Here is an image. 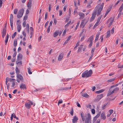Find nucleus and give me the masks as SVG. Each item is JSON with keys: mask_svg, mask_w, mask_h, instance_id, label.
Returning <instances> with one entry per match:
<instances>
[{"mask_svg": "<svg viewBox=\"0 0 123 123\" xmlns=\"http://www.w3.org/2000/svg\"><path fill=\"white\" fill-rule=\"evenodd\" d=\"M63 102L62 100V99H60V100H59L58 101V105H59V104H61Z\"/></svg>", "mask_w": 123, "mask_h": 123, "instance_id": "nucleus-45", "label": "nucleus"}, {"mask_svg": "<svg viewBox=\"0 0 123 123\" xmlns=\"http://www.w3.org/2000/svg\"><path fill=\"white\" fill-rule=\"evenodd\" d=\"M101 113V111L99 112L95 116L97 118H98L100 116Z\"/></svg>", "mask_w": 123, "mask_h": 123, "instance_id": "nucleus-43", "label": "nucleus"}, {"mask_svg": "<svg viewBox=\"0 0 123 123\" xmlns=\"http://www.w3.org/2000/svg\"><path fill=\"white\" fill-rule=\"evenodd\" d=\"M85 118L86 119L85 120L87 119H91V116L90 113H88L87 114H85Z\"/></svg>", "mask_w": 123, "mask_h": 123, "instance_id": "nucleus-4", "label": "nucleus"}, {"mask_svg": "<svg viewBox=\"0 0 123 123\" xmlns=\"http://www.w3.org/2000/svg\"><path fill=\"white\" fill-rule=\"evenodd\" d=\"M77 12V9H75L74 10V14Z\"/></svg>", "mask_w": 123, "mask_h": 123, "instance_id": "nucleus-64", "label": "nucleus"}, {"mask_svg": "<svg viewBox=\"0 0 123 123\" xmlns=\"http://www.w3.org/2000/svg\"><path fill=\"white\" fill-rule=\"evenodd\" d=\"M114 80V79H111L108 80L107 81L108 82H111L113 81Z\"/></svg>", "mask_w": 123, "mask_h": 123, "instance_id": "nucleus-47", "label": "nucleus"}, {"mask_svg": "<svg viewBox=\"0 0 123 123\" xmlns=\"http://www.w3.org/2000/svg\"><path fill=\"white\" fill-rule=\"evenodd\" d=\"M110 36V30L107 31V33L106 38H107L109 37Z\"/></svg>", "mask_w": 123, "mask_h": 123, "instance_id": "nucleus-22", "label": "nucleus"}, {"mask_svg": "<svg viewBox=\"0 0 123 123\" xmlns=\"http://www.w3.org/2000/svg\"><path fill=\"white\" fill-rule=\"evenodd\" d=\"M111 8V7H110L109 8H108L106 11V12L105 13V14H107L108 13H109V12L110 11Z\"/></svg>", "mask_w": 123, "mask_h": 123, "instance_id": "nucleus-30", "label": "nucleus"}, {"mask_svg": "<svg viewBox=\"0 0 123 123\" xmlns=\"http://www.w3.org/2000/svg\"><path fill=\"white\" fill-rule=\"evenodd\" d=\"M102 17V15H100V16L98 18L97 22H99L100 21V20L101 17Z\"/></svg>", "mask_w": 123, "mask_h": 123, "instance_id": "nucleus-39", "label": "nucleus"}, {"mask_svg": "<svg viewBox=\"0 0 123 123\" xmlns=\"http://www.w3.org/2000/svg\"><path fill=\"white\" fill-rule=\"evenodd\" d=\"M23 34L24 36V37H26V34L25 32L23 31Z\"/></svg>", "mask_w": 123, "mask_h": 123, "instance_id": "nucleus-60", "label": "nucleus"}, {"mask_svg": "<svg viewBox=\"0 0 123 123\" xmlns=\"http://www.w3.org/2000/svg\"><path fill=\"white\" fill-rule=\"evenodd\" d=\"M23 15V14H19V13H18L17 15V18H21L22 17Z\"/></svg>", "mask_w": 123, "mask_h": 123, "instance_id": "nucleus-34", "label": "nucleus"}, {"mask_svg": "<svg viewBox=\"0 0 123 123\" xmlns=\"http://www.w3.org/2000/svg\"><path fill=\"white\" fill-rule=\"evenodd\" d=\"M109 112L110 113V114H111V115L113 113V111L112 110H110L109 111Z\"/></svg>", "mask_w": 123, "mask_h": 123, "instance_id": "nucleus-52", "label": "nucleus"}, {"mask_svg": "<svg viewBox=\"0 0 123 123\" xmlns=\"http://www.w3.org/2000/svg\"><path fill=\"white\" fill-rule=\"evenodd\" d=\"M13 21H10V25H11V28H12V30H13Z\"/></svg>", "mask_w": 123, "mask_h": 123, "instance_id": "nucleus-36", "label": "nucleus"}, {"mask_svg": "<svg viewBox=\"0 0 123 123\" xmlns=\"http://www.w3.org/2000/svg\"><path fill=\"white\" fill-rule=\"evenodd\" d=\"M24 10L23 8L21 9L19 11L18 13L19 14H23Z\"/></svg>", "mask_w": 123, "mask_h": 123, "instance_id": "nucleus-23", "label": "nucleus"}, {"mask_svg": "<svg viewBox=\"0 0 123 123\" xmlns=\"http://www.w3.org/2000/svg\"><path fill=\"white\" fill-rule=\"evenodd\" d=\"M85 20H83L82 21L81 24L80 25V27L82 28H83L85 26V25L86 24V23L84 24Z\"/></svg>", "mask_w": 123, "mask_h": 123, "instance_id": "nucleus-11", "label": "nucleus"}, {"mask_svg": "<svg viewBox=\"0 0 123 123\" xmlns=\"http://www.w3.org/2000/svg\"><path fill=\"white\" fill-rule=\"evenodd\" d=\"M17 44V39H15L14 42V46L16 47Z\"/></svg>", "mask_w": 123, "mask_h": 123, "instance_id": "nucleus-35", "label": "nucleus"}, {"mask_svg": "<svg viewBox=\"0 0 123 123\" xmlns=\"http://www.w3.org/2000/svg\"><path fill=\"white\" fill-rule=\"evenodd\" d=\"M103 94H102L98 95L96 98L94 100V101L95 102L98 101L103 97Z\"/></svg>", "mask_w": 123, "mask_h": 123, "instance_id": "nucleus-3", "label": "nucleus"}, {"mask_svg": "<svg viewBox=\"0 0 123 123\" xmlns=\"http://www.w3.org/2000/svg\"><path fill=\"white\" fill-rule=\"evenodd\" d=\"M63 57V55L62 53H61L59 55L58 58V60L59 61H61Z\"/></svg>", "mask_w": 123, "mask_h": 123, "instance_id": "nucleus-18", "label": "nucleus"}, {"mask_svg": "<svg viewBox=\"0 0 123 123\" xmlns=\"http://www.w3.org/2000/svg\"><path fill=\"white\" fill-rule=\"evenodd\" d=\"M6 29L5 28H4L2 31V37L4 38L6 33Z\"/></svg>", "mask_w": 123, "mask_h": 123, "instance_id": "nucleus-8", "label": "nucleus"}, {"mask_svg": "<svg viewBox=\"0 0 123 123\" xmlns=\"http://www.w3.org/2000/svg\"><path fill=\"white\" fill-rule=\"evenodd\" d=\"M113 93H114L112 91H111L109 90L108 91V93L107 94V96H108L111 94H113Z\"/></svg>", "mask_w": 123, "mask_h": 123, "instance_id": "nucleus-21", "label": "nucleus"}, {"mask_svg": "<svg viewBox=\"0 0 123 123\" xmlns=\"http://www.w3.org/2000/svg\"><path fill=\"white\" fill-rule=\"evenodd\" d=\"M17 34L16 32H15L14 34L12 35V38L13 39L14 38L15 36Z\"/></svg>", "mask_w": 123, "mask_h": 123, "instance_id": "nucleus-38", "label": "nucleus"}, {"mask_svg": "<svg viewBox=\"0 0 123 123\" xmlns=\"http://www.w3.org/2000/svg\"><path fill=\"white\" fill-rule=\"evenodd\" d=\"M17 61H17L16 62V63L17 64H18V65H21L22 64V62L21 61Z\"/></svg>", "mask_w": 123, "mask_h": 123, "instance_id": "nucleus-33", "label": "nucleus"}, {"mask_svg": "<svg viewBox=\"0 0 123 123\" xmlns=\"http://www.w3.org/2000/svg\"><path fill=\"white\" fill-rule=\"evenodd\" d=\"M119 9L121 10H122L123 9V3L122 4Z\"/></svg>", "mask_w": 123, "mask_h": 123, "instance_id": "nucleus-51", "label": "nucleus"}, {"mask_svg": "<svg viewBox=\"0 0 123 123\" xmlns=\"http://www.w3.org/2000/svg\"><path fill=\"white\" fill-rule=\"evenodd\" d=\"M91 111L92 113L93 114H94L95 113V110L94 109H92L91 110Z\"/></svg>", "mask_w": 123, "mask_h": 123, "instance_id": "nucleus-56", "label": "nucleus"}, {"mask_svg": "<svg viewBox=\"0 0 123 123\" xmlns=\"http://www.w3.org/2000/svg\"><path fill=\"white\" fill-rule=\"evenodd\" d=\"M119 90V88L118 87H116L112 91L113 93L115 92H117Z\"/></svg>", "mask_w": 123, "mask_h": 123, "instance_id": "nucleus-24", "label": "nucleus"}, {"mask_svg": "<svg viewBox=\"0 0 123 123\" xmlns=\"http://www.w3.org/2000/svg\"><path fill=\"white\" fill-rule=\"evenodd\" d=\"M13 15L12 14H11L10 16V21H13Z\"/></svg>", "mask_w": 123, "mask_h": 123, "instance_id": "nucleus-31", "label": "nucleus"}, {"mask_svg": "<svg viewBox=\"0 0 123 123\" xmlns=\"http://www.w3.org/2000/svg\"><path fill=\"white\" fill-rule=\"evenodd\" d=\"M20 88L21 89H25L26 88V85L24 84H22L20 86Z\"/></svg>", "mask_w": 123, "mask_h": 123, "instance_id": "nucleus-17", "label": "nucleus"}, {"mask_svg": "<svg viewBox=\"0 0 123 123\" xmlns=\"http://www.w3.org/2000/svg\"><path fill=\"white\" fill-rule=\"evenodd\" d=\"M104 4V3H103L101 5L98 4L95 7V9L96 11H98L97 14V16L99 15L100 14L101 12L103 9Z\"/></svg>", "mask_w": 123, "mask_h": 123, "instance_id": "nucleus-1", "label": "nucleus"}, {"mask_svg": "<svg viewBox=\"0 0 123 123\" xmlns=\"http://www.w3.org/2000/svg\"><path fill=\"white\" fill-rule=\"evenodd\" d=\"M17 29L18 31V32H19L20 31V30L21 29V26L20 24V23H17Z\"/></svg>", "mask_w": 123, "mask_h": 123, "instance_id": "nucleus-16", "label": "nucleus"}, {"mask_svg": "<svg viewBox=\"0 0 123 123\" xmlns=\"http://www.w3.org/2000/svg\"><path fill=\"white\" fill-rule=\"evenodd\" d=\"M15 71L17 75L19 74L20 72V70L17 67H16V68Z\"/></svg>", "mask_w": 123, "mask_h": 123, "instance_id": "nucleus-19", "label": "nucleus"}, {"mask_svg": "<svg viewBox=\"0 0 123 123\" xmlns=\"http://www.w3.org/2000/svg\"><path fill=\"white\" fill-rule=\"evenodd\" d=\"M31 0H29L28 3L27 4V6L29 9H30L31 6Z\"/></svg>", "mask_w": 123, "mask_h": 123, "instance_id": "nucleus-12", "label": "nucleus"}, {"mask_svg": "<svg viewBox=\"0 0 123 123\" xmlns=\"http://www.w3.org/2000/svg\"><path fill=\"white\" fill-rule=\"evenodd\" d=\"M78 119L77 117L76 116H75L72 119V122L73 123H75L77 122Z\"/></svg>", "mask_w": 123, "mask_h": 123, "instance_id": "nucleus-13", "label": "nucleus"}, {"mask_svg": "<svg viewBox=\"0 0 123 123\" xmlns=\"http://www.w3.org/2000/svg\"><path fill=\"white\" fill-rule=\"evenodd\" d=\"M99 23V22H97L95 24L94 26L93 27H95L96 26H98V24Z\"/></svg>", "mask_w": 123, "mask_h": 123, "instance_id": "nucleus-61", "label": "nucleus"}, {"mask_svg": "<svg viewBox=\"0 0 123 123\" xmlns=\"http://www.w3.org/2000/svg\"><path fill=\"white\" fill-rule=\"evenodd\" d=\"M81 117L83 121H85V116H83V111L81 112L80 113Z\"/></svg>", "mask_w": 123, "mask_h": 123, "instance_id": "nucleus-20", "label": "nucleus"}, {"mask_svg": "<svg viewBox=\"0 0 123 123\" xmlns=\"http://www.w3.org/2000/svg\"><path fill=\"white\" fill-rule=\"evenodd\" d=\"M79 24H80V23L79 22H78L77 23V25H76L75 28V30H75L77 29L78 27V26L79 25Z\"/></svg>", "mask_w": 123, "mask_h": 123, "instance_id": "nucleus-54", "label": "nucleus"}, {"mask_svg": "<svg viewBox=\"0 0 123 123\" xmlns=\"http://www.w3.org/2000/svg\"><path fill=\"white\" fill-rule=\"evenodd\" d=\"M104 89H102L99 91H97L96 92V93H101L104 91Z\"/></svg>", "mask_w": 123, "mask_h": 123, "instance_id": "nucleus-29", "label": "nucleus"}, {"mask_svg": "<svg viewBox=\"0 0 123 123\" xmlns=\"http://www.w3.org/2000/svg\"><path fill=\"white\" fill-rule=\"evenodd\" d=\"M85 35H84L82 37L80 40L81 41H82L83 40L85 37Z\"/></svg>", "mask_w": 123, "mask_h": 123, "instance_id": "nucleus-63", "label": "nucleus"}, {"mask_svg": "<svg viewBox=\"0 0 123 123\" xmlns=\"http://www.w3.org/2000/svg\"><path fill=\"white\" fill-rule=\"evenodd\" d=\"M93 37V35H92L90 37V43L89 45V46H90V47H91L92 45Z\"/></svg>", "mask_w": 123, "mask_h": 123, "instance_id": "nucleus-9", "label": "nucleus"}, {"mask_svg": "<svg viewBox=\"0 0 123 123\" xmlns=\"http://www.w3.org/2000/svg\"><path fill=\"white\" fill-rule=\"evenodd\" d=\"M92 70H90L89 71H86L84 72L82 74V77H89L91 76L92 74Z\"/></svg>", "mask_w": 123, "mask_h": 123, "instance_id": "nucleus-2", "label": "nucleus"}, {"mask_svg": "<svg viewBox=\"0 0 123 123\" xmlns=\"http://www.w3.org/2000/svg\"><path fill=\"white\" fill-rule=\"evenodd\" d=\"M50 31V26H49L48 27V29H47V31L48 33H49V32Z\"/></svg>", "mask_w": 123, "mask_h": 123, "instance_id": "nucleus-59", "label": "nucleus"}, {"mask_svg": "<svg viewBox=\"0 0 123 123\" xmlns=\"http://www.w3.org/2000/svg\"><path fill=\"white\" fill-rule=\"evenodd\" d=\"M122 10H120L119 9V13L118 15V17H119L121 15L122 13Z\"/></svg>", "mask_w": 123, "mask_h": 123, "instance_id": "nucleus-37", "label": "nucleus"}, {"mask_svg": "<svg viewBox=\"0 0 123 123\" xmlns=\"http://www.w3.org/2000/svg\"><path fill=\"white\" fill-rule=\"evenodd\" d=\"M79 15L80 16V18H83L85 16V14L82 13H80Z\"/></svg>", "mask_w": 123, "mask_h": 123, "instance_id": "nucleus-25", "label": "nucleus"}, {"mask_svg": "<svg viewBox=\"0 0 123 123\" xmlns=\"http://www.w3.org/2000/svg\"><path fill=\"white\" fill-rule=\"evenodd\" d=\"M107 105V104H105L102 106V109L103 110H104L105 108V107Z\"/></svg>", "mask_w": 123, "mask_h": 123, "instance_id": "nucleus-40", "label": "nucleus"}, {"mask_svg": "<svg viewBox=\"0 0 123 123\" xmlns=\"http://www.w3.org/2000/svg\"><path fill=\"white\" fill-rule=\"evenodd\" d=\"M48 17V13L47 12H46L45 13V17L44 19L45 20H46Z\"/></svg>", "mask_w": 123, "mask_h": 123, "instance_id": "nucleus-50", "label": "nucleus"}, {"mask_svg": "<svg viewBox=\"0 0 123 123\" xmlns=\"http://www.w3.org/2000/svg\"><path fill=\"white\" fill-rule=\"evenodd\" d=\"M79 43H80V42H78L76 43V46H75V47H74V50L75 49V48H76L79 45Z\"/></svg>", "mask_w": 123, "mask_h": 123, "instance_id": "nucleus-42", "label": "nucleus"}, {"mask_svg": "<svg viewBox=\"0 0 123 123\" xmlns=\"http://www.w3.org/2000/svg\"><path fill=\"white\" fill-rule=\"evenodd\" d=\"M25 106L27 109H30L31 106V105L30 104V103H29V102L26 103L25 104Z\"/></svg>", "mask_w": 123, "mask_h": 123, "instance_id": "nucleus-15", "label": "nucleus"}, {"mask_svg": "<svg viewBox=\"0 0 123 123\" xmlns=\"http://www.w3.org/2000/svg\"><path fill=\"white\" fill-rule=\"evenodd\" d=\"M114 32V28L113 27L111 30V33L112 34H113Z\"/></svg>", "mask_w": 123, "mask_h": 123, "instance_id": "nucleus-57", "label": "nucleus"}, {"mask_svg": "<svg viewBox=\"0 0 123 123\" xmlns=\"http://www.w3.org/2000/svg\"><path fill=\"white\" fill-rule=\"evenodd\" d=\"M100 35V34L99 33H97V35H96V37L95 39V41H97L98 40V37Z\"/></svg>", "mask_w": 123, "mask_h": 123, "instance_id": "nucleus-26", "label": "nucleus"}, {"mask_svg": "<svg viewBox=\"0 0 123 123\" xmlns=\"http://www.w3.org/2000/svg\"><path fill=\"white\" fill-rule=\"evenodd\" d=\"M82 45H81L78 47V52H79L81 51L82 49Z\"/></svg>", "mask_w": 123, "mask_h": 123, "instance_id": "nucleus-32", "label": "nucleus"}, {"mask_svg": "<svg viewBox=\"0 0 123 123\" xmlns=\"http://www.w3.org/2000/svg\"><path fill=\"white\" fill-rule=\"evenodd\" d=\"M26 24V21H24L23 24V25L24 27H25V25Z\"/></svg>", "mask_w": 123, "mask_h": 123, "instance_id": "nucleus-53", "label": "nucleus"}, {"mask_svg": "<svg viewBox=\"0 0 123 123\" xmlns=\"http://www.w3.org/2000/svg\"><path fill=\"white\" fill-rule=\"evenodd\" d=\"M96 12H94L92 14V16L90 20L91 21H92L95 19L96 15Z\"/></svg>", "mask_w": 123, "mask_h": 123, "instance_id": "nucleus-7", "label": "nucleus"}, {"mask_svg": "<svg viewBox=\"0 0 123 123\" xmlns=\"http://www.w3.org/2000/svg\"><path fill=\"white\" fill-rule=\"evenodd\" d=\"M73 113H74V110H73V108H72L71 111V112H70V113L73 116Z\"/></svg>", "mask_w": 123, "mask_h": 123, "instance_id": "nucleus-49", "label": "nucleus"}, {"mask_svg": "<svg viewBox=\"0 0 123 123\" xmlns=\"http://www.w3.org/2000/svg\"><path fill=\"white\" fill-rule=\"evenodd\" d=\"M28 73L30 74H32V72L31 71V69L30 68H28Z\"/></svg>", "mask_w": 123, "mask_h": 123, "instance_id": "nucleus-41", "label": "nucleus"}, {"mask_svg": "<svg viewBox=\"0 0 123 123\" xmlns=\"http://www.w3.org/2000/svg\"><path fill=\"white\" fill-rule=\"evenodd\" d=\"M18 10V9L17 8H16L14 9V13L15 14H17Z\"/></svg>", "mask_w": 123, "mask_h": 123, "instance_id": "nucleus-44", "label": "nucleus"}, {"mask_svg": "<svg viewBox=\"0 0 123 123\" xmlns=\"http://www.w3.org/2000/svg\"><path fill=\"white\" fill-rule=\"evenodd\" d=\"M85 123H91V119H87L85 120Z\"/></svg>", "mask_w": 123, "mask_h": 123, "instance_id": "nucleus-28", "label": "nucleus"}, {"mask_svg": "<svg viewBox=\"0 0 123 123\" xmlns=\"http://www.w3.org/2000/svg\"><path fill=\"white\" fill-rule=\"evenodd\" d=\"M7 89L8 90L9 89V86H10V84L9 83H8V84L7 85Z\"/></svg>", "mask_w": 123, "mask_h": 123, "instance_id": "nucleus-58", "label": "nucleus"}, {"mask_svg": "<svg viewBox=\"0 0 123 123\" xmlns=\"http://www.w3.org/2000/svg\"><path fill=\"white\" fill-rule=\"evenodd\" d=\"M27 18H28V16L27 15H25L24 18V19H23L24 20H26Z\"/></svg>", "mask_w": 123, "mask_h": 123, "instance_id": "nucleus-62", "label": "nucleus"}, {"mask_svg": "<svg viewBox=\"0 0 123 123\" xmlns=\"http://www.w3.org/2000/svg\"><path fill=\"white\" fill-rule=\"evenodd\" d=\"M9 80V78H8V77H7L6 78V82H5L6 85H7L8 82V81Z\"/></svg>", "mask_w": 123, "mask_h": 123, "instance_id": "nucleus-48", "label": "nucleus"}, {"mask_svg": "<svg viewBox=\"0 0 123 123\" xmlns=\"http://www.w3.org/2000/svg\"><path fill=\"white\" fill-rule=\"evenodd\" d=\"M22 55L20 53H19L17 56V61H21L22 59Z\"/></svg>", "mask_w": 123, "mask_h": 123, "instance_id": "nucleus-5", "label": "nucleus"}, {"mask_svg": "<svg viewBox=\"0 0 123 123\" xmlns=\"http://www.w3.org/2000/svg\"><path fill=\"white\" fill-rule=\"evenodd\" d=\"M17 77L18 79L19 80L21 81H23V78L22 75L20 74H18L17 75Z\"/></svg>", "mask_w": 123, "mask_h": 123, "instance_id": "nucleus-6", "label": "nucleus"}, {"mask_svg": "<svg viewBox=\"0 0 123 123\" xmlns=\"http://www.w3.org/2000/svg\"><path fill=\"white\" fill-rule=\"evenodd\" d=\"M71 88V87H65V88H63V90H68V89H70V88Z\"/></svg>", "mask_w": 123, "mask_h": 123, "instance_id": "nucleus-55", "label": "nucleus"}, {"mask_svg": "<svg viewBox=\"0 0 123 123\" xmlns=\"http://www.w3.org/2000/svg\"><path fill=\"white\" fill-rule=\"evenodd\" d=\"M81 94L83 97L86 98H87L89 97V96L86 93H82Z\"/></svg>", "mask_w": 123, "mask_h": 123, "instance_id": "nucleus-14", "label": "nucleus"}, {"mask_svg": "<svg viewBox=\"0 0 123 123\" xmlns=\"http://www.w3.org/2000/svg\"><path fill=\"white\" fill-rule=\"evenodd\" d=\"M59 32L56 31L54 32L53 34V36L54 37H56L59 34Z\"/></svg>", "mask_w": 123, "mask_h": 123, "instance_id": "nucleus-27", "label": "nucleus"}, {"mask_svg": "<svg viewBox=\"0 0 123 123\" xmlns=\"http://www.w3.org/2000/svg\"><path fill=\"white\" fill-rule=\"evenodd\" d=\"M114 18H113L111 21L110 23L109 24V25H110V26H111L113 22L114 21Z\"/></svg>", "mask_w": 123, "mask_h": 123, "instance_id": "nucleus-46", "label": "nucleus"}, {"mask_svg": "<svg viewBox=\"0 0 123 123\" xmlns=\"http://www.w3.org/2000/svg\"><path fill=\"white\" fill-rule=\"evenodd\" d=\"M101 118L103 119V120H105L106 119V117L105 115V113L104 112H103L101 114Z\"/></svg>", "mask_w": 123, "mask_h": 123, "instance_id": "nucleus-10", "label": "nucleus"}]
</instances>
